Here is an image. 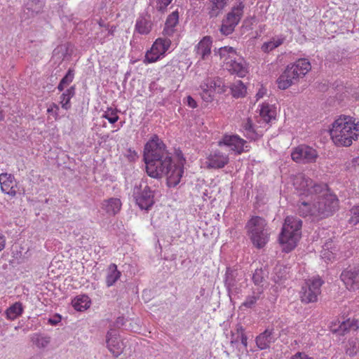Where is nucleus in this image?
<instances>
[{"label": "nucleus", "instance_id": "nucleus-8", "mask_svg": "<svg viewBox=\"0 0 359 359\" xmlns=\"http://www.w3.org/2000/svg\"><path fill=\"white\" fill-rule=\"evenodd\" d=\"M323 283V280L319 276L307 280L300 291L302 302L306 304L317 302Z\"/></svg>", "mask_w": 359, "mask_h": 359}, {"label": "nucleus", "instance_id": "nucleus-60", "mask_svg": "<svg viewBox=\"0 0 359 359\" xmlns=\"http://www.w3.org/2000/svg\"><path fill=\"white\" fill-rule=\"evenodd\" d=\"M329 253H330L329 251L324 250V252H323V254H322L323 257H324V258L327 257V259L330 260L331 258L328 255Z\"/></svg>", "mask_w": 359, "mask_h": 359}, {"label": "nucleus", "instance_id": "nucleus-22", "mask_svg": "<svg viewBox=\"0 0 359 359\" xmlns=\"http://www.w3.org/2000/svg\"><path fill=\"white\" fill-rule=\"evenodd\" d=\"M121 201L118 198H110L104 200L101 203V208L109 216H114L119 212L121 208Z\"/></svg>", "mask_w": 359, "mask_h": 359}, {"label": "nucleus", "instance_id": "nucleus-56", "mask_svg": "<svg viewBox=\"0 0 359 359\" xmlns=\"http://www.w3.org/2000/svg\"><path fill=\"white\" fill-rule=\"evenodd\" d=\"M60 320L61 318L60 316H55L54 318H50L48 322L50 325H55L60 321Z\"/></svg>", "mask_w": 359, "mask_h": 359}, {"label": "nucleus", "instance_id": "nucleus-4", "mask_svg": "<svg viewBox=\"0 0 359 359\" xmlns=\"http://www.w3.org/2000/svg\"><path fill=\"white\" fill-rule=\"evenodd\" d=\"M302 226V220L295 217L287 216L285 218L279 236L280 243L285 252H289L296 247L301 238Z\"/></svg>", "mask_w": 359, "mask_h": 359}, {"label": "nucleus", "instance_id": "nucleus-16", "mask_svg": "<svg viewBox=\"0 0 359 359\" xmlns=\"http://www.w3.org/2000/svg\"><path fill=\"white\" fill-rule=\"evenodd\" d=\"M228 62H225V68L231 74H235L239 77H244L248 73V67L243 57L236 54L232 58L229 57Z\"/></svg>", "mask_w": 359, "mask_h": 359}, {"label": "nucleus", "instance_id": "nucleus-59", "mask_svg": "<svg viewBox=\"0 0 359 359\" xmlns=\"http://www.w3.org/2000/svg\"><path fill=\"white\" fill-rule=\"evenodd\" d=\"M264 93H265V91H264L263 89H262V90H260L257 93L256 96H257V98L259 99V98L262 97Z\"/></svg>", "mask_w": 359, "mask_h": 359}, {"label": "nucleus", "instance_id": "nucleus-23", "mask_svg": "<svg viewBox=\"0 0 359 359\" xmlns=\"http://www.w3.org/2000/svg\"><path fill=\"white\" fill-rule=\"evenodd\" d=\"M242 129L244 135L251 140H256L263 135L262 130H260L259 128H255L252 120L249 118L243 121Z\"/></svg>", "mask_w": 359, "mask_h": 359}, {"label": "nucleus", "instance_id": "nucleus-7", "mask_svg": "<svg viewBox=\"0 0 359 359\" xmlns=\"http://www.w3.org/2000/svg\"><path fill=\"white\" fill-rule=\"evenodd\" d=\"M244 8L245 5L241 1L231 8L226 18L222 20L220 31L223 34L227 36L234 31L235 27L238 25L243 15Z\"/></svg>", "mask_w": 359, "mask_h": 359}, {"label": "nucleus", "instance_id": "nucleus-12", "mask_svg": "<svg viewBox=\"0 0 359 359\" xmlns=\"http://www.w3.org/2000/svg\"><path fill=\"white\" fill-rule=\"evenodd\" d=\"M312 199L314 201L315 209L318 210L320 208L323 211L324 210L328 211L327 215L322 217H316V219H321L332 215L338 208L339 201L337 196L332 194L326 193L322 196L316 194L313 196Z\"/></svg>", "mask_w": 359, "mask_h": 359}, {"label": "nucleus", "instance_id": "nucleus-9", "mask_svg": "<svg viewBox=\"0 0 359 359\" xmlns=\"http://www.w3.org/2000/svg\"><path fill=\"white\" fill-rule=\"evenodd\" d=\"M293 184L297 190L302 191L300 195L306 198L310 196L311 198H313V196L320 193L323 189V185L314 182L303 174L295 176Z\"/></svg>", "mask_w": 359, "mask_h": 359}, {"label": "nucleus", "instance_id": "nucleus-29", "mask_svg": "<svg viewBox=\"0 0 359 359\" xmlns=\"http://www.w3.org/2000/svg\"><path fill=\"white\" fill-rule=\"evenodd\" d=\"M262 290L259 287L253 289L252 293L248 294L241 306L247 309H252L255 306L257 302L260 299Z\"/></svg>", "mask_w": 359, "mask_h": 359}, {"label": "nucleus", "instance_id": "nucleus-39", "mask_svg": "<svg viewBox=\"0 0 359 359\" xmlns=\"http://www.w3.org/2000/svg\"><path fill=\"white\" fill-rule=\"evenodd\" d=\"M74 77V71L72 69H69L65 76L60 81L57 89L60 91H62L66 86L70 84Z\"/></svg>", "mask_w": 359, "mask_h": 359}, {"label": "nucleus", "instance_id": "nucleus-27", "mask_svg": "<svg viewBox=\"0 0 359 359\" xmlns=\"http://www.w3.org/2000/svg\"><path fill=\"white\" fill-rule=\"evenodd\" d=\"M256 344L260 350H264L269 347L270 344L273 342L272 336V330L266 329L264 332L261 333L256 337Z\"/></svg>", "mask_w": 359, "mask_h": 359}, {"label": "nucleus", "instance_id": "nucleus-32", "mask_svg": "<svg viewBox=\"0 0 359 359\" xmlns=\"http://www.w3.org/2000/svg\"><path fill=\"white\" fill-rule=\"evenodd\" d=\"M210 1V11L209 15L211 18L218 16L222 11L227 5L229 0H209Z\"/></svg>", "mask_w": 359, "mask_h": 359}, {"label": "nucleus", "instance_id": "nucleus-30", "mask_svg": "<svg viewBox=\"0 0 359 359\" xmlns=\"http://www.w3.org/2000/svg\"><path fill=\"white\" fill-rule=\"evenodd\" d=\"M23 311L22 304L17 302L5 311V315L8 320H14L22 314Z\"/></svg>", "mask_w": 359, "mask_h": 359}, {"label": "nucleus", "instance_id": "nucleus-46", "mask_svg": "<svg viewBox=\"0 0 359 359\" xmlns=\"http://www.w3.org/2000/svg\"><path fill=\"white\" fill-rule=\"evenodd\" d=\"M237 332H238V338L240 339L241 344L243 345V346L247 348L248 346V337L246 334L244 332V329L242 326H240L237 328Z\"/></svg>", "mask_w": 359, "mask_h": 359}, {"label": "nucleus", "instance_id": "nucleus-1", "mask_svg": "<svg viewBox=\"0 0 359 359\" xmlns=\"http://www.w3.org/2000/svg\"><path fill=\"white\" fill-rule=\"evenodd\" d=\"M143 160L149 177L161 179L165 176L169 187H175L180 183L184 172L183 165L172 162L171 154L158 136L154 135L144 145Z\"/></svg>", "mask_w": 359, "mask_h": 359}, {"label": "nucleus", "instance_id": "nucleus-42", "mask_svg": "<svg viewBox=\"0 0 359 359\" xmlns=\"http://www.w3.org/2000/svg\"><path fill=\"white\" fill-rule=\"evenodd\" d=\"M217 86V81L212 79H205L201 85V89L208 90L215 93L216 87ZM219 86V84L218 85Z\"/></svg>", "mask_w": 359, "mask_h": 359}, {"label": "nucleus", "instance_id": "nucleus-35", "mask_svg": "<svg viewBox=\"0 0 359 359\" xmlns=\"http://www.w3.org/2000/svg\"><path fill=\"white\" fill-rule=\"evenodd\" d=\"M75 94V88L74 86L70 87L67 90H66L65 92H64L61 97V101L60 103L62 104V107L65 109H68L70 108V104L69 101L71 98Z\"/></svg>", "mask_w": 359, "mask_h": 359}, {"label": "nucleus", "instance_id": "nucleus-5", "mask_svg": "<svg viewBox=\"0 0 359 359\" xmlns=\"http://www.w3.org/2000/svg\"><path fill=\"white\" fill-rule=\"evenodd\" d=\"M247 233L252 244L257 248H263L269 240L270 231L264 219L253 216L245 224Z\"/></svg>", "mask_w": 359, "mask_h": 359}, {"label": "nucleus", "instance_id": "nucleus-52", "mask_svg": "<svg viewBox=\"0 0 359 359\" xmlns=\"http://www.w3.org/2000/svg\"><path fill=\"white\" fill-rule=\"evenodd\" d=\"M107 37L106 30L103 29L100 32L97 34V39H99L101 43L104 42V39Z\"/></svg>", "mask_w": 359, "mask_h": 359}, {"label": "nucleus", "instance_id": "nucleus-47", "mask_svg": "<svg viewBox=\"0 0 359 359\" xmlns=\"http://www.w3.org/2000/svg\"><path fill=\"white\" fill-rule=\"evenodd\" d=\"M172 0H157L156 9L163 13L167 8V6L171 3Z\"/></svg>", "mask_w": 359, "mask_h": 359}, {"label": "nucleus", "instance_id": "nucleus-54", "mask_svg": "<svg viewBox=\"0 0 359 359\" xmlns=\"http://www.w3.org/2000/svg\"><path fill=\"white\" fill-rule=\"evenodd\" d=\"M187 103L188 105L191 108H196L197 107L196 100L191 96L187 97Z\"/></svg>", "mask_w": 359, "mask_h": 359}, {"label": "nucleus", "instance_id": "nucleus-3", "mask_svg": "<svg viewBox=\"0 0 359 359\" xmlns=\"http://www.w3.org/2000/svg\"><path fill=\"white\" fill-rule=\"evenodd\" d=\"M310 62L306 58H300L288 65L277 79L278 88L285 90L294 84L299 78L304 76L310 70Z\"/></svg>", "mask_w": 359, "mask_h": 359}, {"label": "nucleus", "instance_id": "nucleus-37", "mask_svg": "<svg viewBox=\"0 0 359 359\" xmlns=\"http://www.w3.org/2000/svg\"><path fill=\"white\" fill-rule=\"evenodd\" d=\"M231 89L234 97H244L247 91L245 85L241 81L234 82Z\"/></svg>", "mask_w": 359, "mask_h": 359}, {"label": "nucleus", "instance_id": "nucleus-10", "mask_svg": "<svg viewBox=\"0 0 359 359\" xmlns=\"http://www.w3.org/2000/svg\"><path fill=\"white\" fill-rule=\"evenodd\" d=\"M133 197L136 204L142 210L150 209L154 203V195L150 187L144 182H141L136 184L133 189Z\"/></svg>", "mask_w": 359, "mask_h": 359}, {"label": "nucleus", "instance_id": "nucleus-15", "mask_svg": "<svg viewBox=\"0 0 359 359\" xmlns=\"http://www.w3.org/2000/svg\"><path fill=\"white\" fill-rule=\"evenodd\" d=\"M341 280L348 290L359 289V266H349L341 273Z\"/></svg>", "mask_w": 359, "mask_h": 359}, {"label": "nucleus", "instance_id": "nucleus-6", "mask_svg": "<svg viewBox=\"0 0 359 359\" xmlns=\"http://www.w3.org/2000/svg\"><path fill=\"white\" fill-rule=\"evenodd\" d=\"M243 274L234 267H227L226 269L224 283L231 302L241 294L243 282Z\"/></svg>", "mask_w": 359, "mask_h": 359}, {"label": "nucleus", "instance_id": "nucleus-33", "mask_svg": "<svg viewBox=\"0 0 359 359\" xmlns=\"http://www.w3.org/2000/svg\"><path fill=\"white\" fill-rule=\"evenodd\" d=\"M284 41L285 37L283 36L273 37L269 41L263 43L262 46V50L264 53H269L283 44Z\"/></svg>", "mask_w": 359, "mask_h": 359}, {"label": "nucleus", "instance_id": "nucleus-58", "mask_svg": "<svg viewBox=\"0 0 359 359\" xmlns=\"http://www.w3.org/2000/svg\"><path fill=\"white\" fill-rule=\"evenodd\" d=\"M114 29H115V28L113 29V27H111L110 29H105L106 30V33H107V36H108L109 35L113 36L114 35Z\"/></svg>", "mask_w": 359, "mask_h": 359}, {"label": "nucleus", "instance_id": "nucleus-20", "mask_svg": "<svg viewBox=\"0 0 359 359\" xmlns=\"http://www.w3.org/2000/svg\"><path fill=\"white\" fill-rule=\"evenodd\" d=\"M229 161V158L226 154L215 150L208 156L205 164L208 168L219 169L227 165Z\"/></svg>", "mask_w": 359, "mask_h": 359}, {"label": "nucleus", "instance_id": "nucleus-17", "mask_svg": "<svg viewBox=\"0 0 359 359\" xmlns=\"http://www.w3.org/2000/svg\"><path fill=\"white\" fill-rule=\"evenodd\" d=\"M45 4L46 0H25L22 19H29L41 13Z\"/></svg>", "mask_w": 359, "mask_h": 359}, {"label": "nucleus", "instance_id": "nucleus-38", "mask_svg": "<svg viewBox=\"0 0 359 359\" xmlns=\"http://www.w3.org/2000/svg\"><path fill=\"white\" fill-rule=\"evenodd\" d=\"M32 341L38 348H42L46 347L50 341V338L39 334H34L32 337Z\"/></svg>", "mask_w": 359, "mask_h": 359}, {"label": "nucleus", "instance_id": "nucleus-19", "mask_svg": "<svg viewBox=\"0 0 359 359\" xmlns=\"http://www.w3.org/2000/svg\"><path fill=\"white\" fill-rule=\"evenodd\" d=\"M106 343L109 351L115 356H119L123 351V343L119 339L115 330H110L106 336Z\"/></svg>", "mask_w": 359, "mask_h": 359}, {"label": "nucleus", "instance_id": "nucleus-45", "mask_svg": "<svg viewBox=\"0 0 359 359\" xmlns=\"http://www.w3.org/2000/svg\"><path fill=\"white\" fill-rule=\"evenodd\" d=\"M264 271L262 269H257L253 273L252 280L256 285H259L264 280Z\"/></svg>", "mask_w": 359, "mask_h": 359}, {"label": "nucleus", "instance_id": "nucleus-14", "mask_svg": "<svg viewBox=\"0 0 359 359\" xmlns=\"http://www.w3.org/2000/svg\"><path fill=\"white\" fill-rule=\"evenodd\" d=\"M219 146H226L236 154L248 151L249 147L247 142L236 135H225L218 142Z\"/></svg>", "mask_w": 359, "mask_h": 359}, {"label": "nucleus", "instance_id": "nucleus-57", "mask_svg": "<svg viewBox=\"0 0 359 359\" xmlns=\"http://www.w3.org/2000/svg\"><path fill=\"white\" fill-rule=\"evenodd\" d=\"M59 109V107L55 104H52V105L48 109L47 111L48 113H53L55 112V114H57V111Z\"/></svg>", "mask_w": 359, "mask_h": 359}, {"label": "nucleus", "instance_id": "nucleus-41", "mask_svg": "<svg viewBox=\"0 0 359 359\" xmlns=\"http://www.w3.org/2000/svg\"><path fill=\"white\" fill-rule=\"evenodd\" d=\"M117 111L116 109L108 107L104 112L102 118L107 119L110 123H114L118 120Z\"/></svg>", "mask_w": 359, "mask_h": 359}, {"label": "nucleus", "instance_id": "nucleus-48", "mask_svg": "<svg viewBox=\"0 0 359 359\" xmlns=\"http://www.w3.org/2000/svg\"><path fill=\"white\" fill-rule=\"evenodd\" d=\"M201 98L206 102H210L213 100L214 93L205 89H201Z\"/></svg>", "mask_w": 359, "mask_h": 359}, {"label": "nucleus", "instance_id": "nucleus-61", "mask_svg": "<svg viewBox=\"0 0 359 359\" xmlns=\"http://www.w3.org/2000/svg\"><path fill=\"white\" fill-rule=\"evenodd\" d=\"M4 119V116L2 111L0 110V121H3Z\"/></svg>", "mask_w": 359, "mask_h": 359}, {"label": "nucleus", "instance_id": "nucleus-44", "mask_svg": "<svg viewBox=\"0 0 359 359\" xmlns=\"http://www.w3.org/2000/svg\"><path fill=\"white\" fill-rule=\"evenodd\" d=\"M349 222L353 225L359 224V205L354 206L351 210V217L349 219Z\"/></svg>", "mask_w": 359, "mask_h": 359}, {"label": "nucleus", "instance_id": "nucleus-43", "mask_svg": "<svg viewBox=\"0 0 359 359\" xmlns=\"http://www.w3.org/2000/svg\"><path fill=\"white\" fill-rule=\"evenodd\" d=\"M179 21V13L178 11H175L170 14L165 21V25L169 27H175Z\"/></svg>", "mask_w": 359, "mask_h": 359}, {"label": "nucleus", "instance_id": "nucleus-28", "mask_svg": "<svg viewBox=\"0 0 359 359\" xmlns=\"http://www.w3.org/2000/svg\"><path fill=\"white\" fill-rule=\"evenodd\" d=\"M121 273L118 270L115 264H111L107 268L106 276V285L110 287L120 278Z\"/></svg>", "mask_w": 359, "mask_h": 359}, {"label": "nucleus", "instance_id": "nucleus-36", "mask_svg": "<svg viewBox=\"0 0 359 359\" xmlns=\"http://www.w3.org/2000/svg\"><path fill=\"white\" fill-rule=\"evenodd\" d=\"M346 353L354 356L359 351V340L357 338L350 339L345 347Z\"/></svg>", "mask_w": 359, "mask_h": 359}, {"label": "nucleus", "instance_id": "nucleus-55", "mask_svg": "<svg viewBox=\"0 0 359 359\" xmlns=\"http://www.w3.org/2000/svg\"><path fill=\"white\" fill-rule=\"evenodd\" d=\"M255 20L256 18L255 16L247 18L246 19H245L243 24L245 26L251 25L255 22Z\"/></svg>", "mask_w": 359, "mask_h": 359}, {"label": "nucleus", "instance_id": "nucleus-25", "mask_svg": "<svg viewBox=\"0 0 359 359\" xmlns=\"http://www.w3.org/2000/svg\"><path fill=\"white\" fill-rule=\"evenodd\" d=\"M358 328L357 322L354 320L348 319L342 322H339V325H334L331 327V330L334 333H338L340 335L344 334L347 331Z\"/></svg>", "mask_w": 359, "mask_h": 359}, {"label": "nucleus", "instance_id": "nucleus-18", "mask_svg": "<svg viewBox=\"0 0 359 359\" xmlns=\"http://www.w3.org/2000/svg\"><path fill=\"white\" fill-rule=\"evenodd\" d=\"M302 201L299 202L298 205L297 211L299 214L302 217L311 216L313 219H316V217H322L328 212L327 210H322V209L319 208L318 210L315 209L314 201L313 203H311L309 200H304L303 198L301 199Z\"/></svg>", "mask_w": 359, "mask_h": 359}, {"label": "nucleus", "instance_id": "nucleus-50", "mask_svg": "<svg viewBox=\"0 0 359 359\" xmlns=\"http://www.w3.org/2000/svg\"><path fill=\"white\" fill-rule=\"evenodd\" d=\"M126 156L130 161H135L138 158L137 153L130 148L127 150Z\"/></svg>", "mask_w": 359, "mask_h": 359}, {"label": "nucleus", "instance_id": "nucleus-51", "mask_svg": "<svg viewBox=\"0 0 359 359\" xmlns=\"http://www.w3.org/2000/svg\"><path fill=\"white\" fill-rule=\"evenodd\" d=\"M291 359H313L311 357H309L304 352H297L294 355L292 356Z\"/></svg>", "mask_w": 359, "mask_h": 359}, {"label": "nucleus", "instance_id": "nucleus-24", "mask_svg": "<svg viewBox=\"0 0 359 359\" xmlns=\"http://www.w3.org/2000/svg\"><path fill=\"white\" fill-rule=\"evenodd\" d=\"M212 46V39L210 36H204L198 43L196 51L197 55L201 60H205L210 54Z\"/></svg>", "mask_w": 359, "mask_h": 359}, {"label": "nucleus", "instance_id": "nucleus-31", "mask_svg": "<svg viewBox=\"0 0 359 359\" xmlns=\"http://www.w3.org/2000/svg\"><path fill=\"white\" fill-rule=\"evenodd\" d=\"M73 307L79 311H82L90 307L91 302L86 294L76 296L72 302Z\"/></svg>", "mask_w": 359, "mask_h": 359}, {"label": "nucleus", "instance_id": "nucleus-34", "mask_svg": "<svg viewBox=\"0 0 359 359\" xmlns=\"http://www.w3.org/2000/svg\"><path fill=\"white\" fill-rule=\"evenodd\" d=\"M135 29L141 34H147L151 31V23L144 18H140L136 21Z\"/></svg>", "mask_w": 359, "mask_h": 359}, {"label": "nucleus", "instance_id": "nucleus-2", "mask_svg": "<svg viewBox=\"0 0 359 359\" xmlns=\"http://www.w3.org/2000/svg\"><path fill=\"white\" fill-rule=\"evenodd\" d=\"M331 138L338 147H349L359 137V121L354 117L341 115L332 124Z\"/></svg>", "mask_w": 359, "mask_h": 359}, {"label": "nucleus", "instance_id": "nucleus-49", "mask_svg": "<svg viewBox=\"0 0 359 359\" xmlns=\"http://www.w3.org/2000/svg\"><path fill=\"white\" fill-rule=\"evenodd\" d=\"M175 32V29L174 27H169L168 26H165L163 31V35L164 37H162L163 39H170V37H172Z\"/></svg>", "mask_w": 359, "mask_h": 359}, {"label": "nucleus", "instance_id": "nucleus-40", "mask_svg": "<svg viewBox=\"0 0 359 359\" xmlns=\"http://www.w3.org/2000/svg\"><path fill=\"white\" fill-rule=\"evenodd\" d=\"M218 53L222 59L224 60V63L228 62L229 58H232L236 55V51L232 48L229 46L222 47L219 49Z\"/></svg>", "mask_w": 359, "mask_h": 359}, {"label": "nucleus", "instance_id": "nucleus-26", "mask_svg": "<svg viewBox=\"0 0 359 359\" xmlns=\"http://www.w3.org/2000/svg\"><path fill=\"white\" fill-rule=\"evenodd\" d=\"M259 116L264 123H269L271 120L276 118V107L273 105L269 104L268 103H263L259 109Z\"/></svg>", "mask_w": 359, "mask_h": 359}, {"label": "nucleus", "instance_id": "nucleus-13", "mask_svg": "<svg viewBox=\"0 0 359 359\" xmlns=\"http://www.w3.org/2000/svg\"><path fill=\"white\" fill-rule=\"evenodd\" d=\"M318 156V154L316 149L305 144L297 147L291 154L293 161L302 163L316 162Z\"/></svg>", "mask_w": 359, "mask_h": 359}, {"label": "nucleus", "instance_id": "nucleus-53", "mask_svg": "<svg viewBox=\"0 0 359 359\" xmlns=\"http://www.w3.org/2000/svg\"><path fill=\"white\" fill-rule=\"evenodd\" d=\"M6 236L0 233V252H1L6 247Z\"/></svg>", "mask_w": 359, "mask_h": 359}, {"label": "nucleus", "instance_id": "nucleus-21", "mask_svg": "<svg viewBox=\"0 0 359 359\" xmlns=\"http://www.w3.org/2000/svg\"><path fill=\"white\" fill-rule=\"evenodd\" d=\"M1 190L11 197L17 194V182L13 175L7 172L0 174Z\"/></svg>", "mask_w": 359, "mask_h": 359}, {"label": "nucleus", "instance_id": "nucleus-11", "mask_svg": "<svg viewBox=\"0 0 359 359\" xmlns=\"http://www.w3.org/2000/svg\"><path fill=\"white\" fill-rule=\"evenodd\" d=\"M170 45L171 40L170 39H157L150 50L147 51L143 62L144 64H149L158 61L164 56L166 51L170 47Z\"/></svg>", "mask_w": 359, "mask_h": 359}]
</instances>
